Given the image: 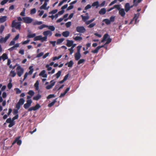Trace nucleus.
I'll return each mask as SVG.
<instances>
[{
  "instance_id": "f257e3e1",
  "label": "nucleus",
  "mask_w": 156,
  "mask_h": 156,
  "mask_svg": "<svg viewBox=\"0 0 156 156\" xmlns=\"http://www.w3.org/2000/svg\"><path fill=\"white\" fill-rule=\"evenodd\" d=\"M21 23L20 22H16L15 20L12 21L11 25L12 27H15L17 30H20L21 29Z\"/></svg>"
},
{
  "instance_id": "f03ea898",
  "label": "nucleus",
  "mask_w": 156,
  "mask_h": 156,
  "mask_svg": "<svg viewBox=\"0 0 156 156\" xmlns=\"http://www.w3.org/2000/svg\"><path fill=\"white\" fill-rule=\"evenodd\" d=\"M16 71L18 76L21 77L23 73L24 69L20 66H18L16 68Z\"/></svg>"
},
{
  "instance_id": "7ed1b4c3",
  "label": "nucleus",
  "mask_w": 156,
  "mask_h": 156,
  "mask_svg": "<svg viewBox=\"0 0 156 156\" xmlns=\"http://www.w3.org/2000/svg\"><path fill=\"white\" fill-rule=\"evenodd\" d=\"M77 32L80 33H84L86 31V29L83 26H77L76 28Z\"/></svg>"
},
{
  "instance_id": "20e7f679",
  "label": "nucleus",
  "mask_w": 156,
  "mask_h": 156,
  "mask_svg": "<svg viewBox=\"0 0 156 156\" xmlns=\"http://www.w3.org/2000/svg\"><path fill=\"white\" fill-rule=\"evenodd\" d=\"M25 102L24 99L23 98H20L19 102L17 103L16 105V108L20 109V106L23 105Z\"/></svg>"
},
{
  "instance_id": "39448f33",
  "label": "nucleus",
  "mask_w": 156,
  "mask_h": 156,
  "mask_svg": "<svg viewBox=\"0 0 156 156\" xmlns=\"http://www.w3.org/2000/svg\"><path fill=\"white\" fill-rule=\"evenodd\" d=\"M33 68V66H30L29 67V69L30 70L29 72L28 73H27V72L25 73L24 76L23 80H24L27 78L28 74L29 75H31L32 74L34 71V69Z\"/></svg>"
},
{
  "instance_id": "423d86ee",
  "label": "nucleus",
  "mask_w": 156,
  "mask_h": 156,
  "mask_svg": "<svg viewBox=\"0 0 156 156\" xmlns=\"http://www.w3.org/2000/svg\"><path fill=\"white\" fill-rule=\"evenodd\" d=\"M6 122L7 123H9V124L8 125V127L9 128L12 127L15 125V122L14 121L11 120V119L10 118L7 119Z\"/></svg>"
},
{
  "instance_id": "0eeeda50",
  "label": "nucleus",
  "mask_w": 156,
  "mask_h": 156,
  "mask_svg": "<svg viewBox=\"0 0 156 156\" xmlns=\"http://www.w3.org/2000/svg\"><path fill=\"white\" fill-rule=\"evenodd\" d=\"M23 22L26 23H31L33 21V19L29 17H25L23 18Z\"/></svg>"
},
{
  "instance_id": "6e6552de",
  "label": "nucleus",
  "mask_w": 156,
  "mask_h": 156,
  "mask_svg": "<svg viewBox=\"0 0 156 156\" xmlns=\"http://www.w3.org/2000/svg\"><path fill=\"white\" fill-rule=\"evenodd\" d=\"M40 107V105L39 104H37L35 106H33L29 108L28 111L29 112H30L32 111H36L39 109Z\"/></svg>"
},
{
  "instance_id": "1a4fd4ad",
  "label": "nucleus",
  "mask_w": 156,
  "mask_h": 156,
  "mask_svg": "<svg viewBox=\"0 0 156 156\" xmlns=\"http://www.w3.org/2000/svg\"><path fill=\"white\" fill-rule=\"evenodd\" d=\"M32 103V101L31 100H27V103L24 105V108L26 109L28 108L30 106Z\"/></svg>"
},
{
  "instance_id": "9d476101",
  "label": "nucleus",
  "mask_w": 156,
  "mask_h": 156,
  "mask_svg": "<svg viewBox=\"0 0 156 156\" xmlns=\"http://www.w3.org/2000/svg\"><path fill=\"white\" fill-rule=\"evenodd\" d=\"M20 136H18V137H16V138L15 141L12 144H14L15 143H16L18 145H20L22 143V141L21 140H20Z\"/></svg>"
},
{
  "instance_id": "9b49d317",
  "label": "nucleus",
  "mask_w": 156,
  "mask_h": 156,
  "mask_svg": "<svg viewBox=\"0 0 156 156\" xmlns=\"http://www.w3.org/2000/svg\"><path fill=\"white\" fill-rule=\"evenodd\" d=\"M50 85H48L46 87V88L48 90L51 89L55 85V82L53 80H51L50 81Z\"/></svg>"
},
{
  "instance_id": "f8f14e48",
  "label": "nucleus",
  "mask_w": 156,
  "mask_h": 156,
  "mask_svg": "<svg viewBox=\"0 0 156 156\" xmlns=\"http://www.w3.org/2000/svg\"><path fill=\"white\" fill-rule=\"evenodd\" d=\"M104 47V45H102L101 46H99L97 47L94 50H92L91 52L93 53H98L99 50L102 48Z\"/></svg>"
},
{
  "instance_id": "ddd939ff",
  "label": "nucleus",
  "mask_w": 156,
  "mask_h": 156,
  "mask_svg": "<svg viewBox=\"0 0 156 156\" xmlns=\"http://www.w3.org/2000/svg\"><path fill=\"white\" fill-rule=\"evenodd\" d=\"M43 34L44 36L47 37V36H51L52 34V32L50 30H47L43 32Z\"/></svg>"
},
{
  "instance_id": "4468645a",
  "label": "nucleus",
  "mask_w": 156,
  "mask_h": 156,
  "mask_svg": "<svg viewBox=\"0 0 156 156\" xmlns=\"http://www.w3.org/2000/svg\"><path fill=\"white\" fill-rule=\"evenodd\" d=\"M46 71L45 70H43L40 73L39 75L42 76L44 78H47V75L45 73Z\"/></svg>"
},
{
  "instance_id": "2eb2a0df",
  "label": "nucleus",
  "mask_w": 156,
  "mask_h": 156,
  "mask_svg": "<svg viewBox=\"0 0 156 156\" xmlns=\"http://www.w3.org/2000/svg\"><path fill=\"white\" fill-rule=\"evenodd\" d=\"M131 8V7H130L129 3H127L125 4V11L126 12H127Z\"/></svg>"
},
{
  "instance_id": "dca6fc26",
  "label": "nucleus",
  "mask_w": 156,
  "mask_h": 156,
  "mask_svg": "<svg viewBox=\"0 0 156 156\" xmlns=\"http://www.w3.org/2000/svg\"><path fill=\"white\" fill-rule=\"evenodd\" d=\"M7 17L6 16H1L0 17V23H2L5 22L7 19Z\"/></svg>"
},
{
  "instance_id": "f3484780",
  "label": "nucleus",
  "mask_w": 156,
  "mask_h": 156,
  "mask_svg": "<svg viewBox=\"0 0 156 156\" xmlns=\"http://www.w3.org/2000/svg\"><path fill=\"white\" fill-rule=\"evenodd\" d=\"M119 14L121 16L124 17L125 15V12L124 9H121L119 11Z\"/></svg>"
},
{
  "instance_id": "a211bd4d",
  "label": "nucleus",
  "mask_w": 156,
  "mask_h": 156,
  "mask_svg": "<svg viewBox=\"0 0 156 156\" xmlns=\"http://www.w3.org/2000/svg\"><path fill=\"white\" fill-rule=\"evenodd\" d=\"M67 43L66 45L68 47L71 46L73 44V41L72 40H67Z\"/></svg>"
},
{
  "instance_id": "6ab92c4d",
  "label": "nucleus",
  "mask_w": 156,
  "mask_h": 156,
  "mask_svg": "<svg viewBox=\"0 0 156 156\" xmlns=\"http://www.w3.org/2000/svg\"><path fill=\"white\" fill-rule=\"evenodd\" d=\"M19 46V43L16 44L14 46L9 48L8 50L10 51H12L14 49H15L16 48H17Z\"/></svg>"
},
{
  "instance_id": "aec40b11",
  "label": "nucleus",
  "mask_w": 156,
  "mask_h": 156,
  "mask_svg": "<svg viewBox=\"0 0 156 156\" xmlns=\"http://www.w3.org/2000/svg\"><path fill=\"white\" fill-rule=\"evenodd\" d=\"M81 56V55L80 53H76L75 55V60L77 61L80 58Z\"/></svg>"
},
{
  "instance_id": "412c9836",
  "label": "nucleus",
  "mask_w": 156,
  "mask_h": 156,
  "mask_svg": "<svg viewBox=\"0 0 156 156\" xmlns=\"http://www.w3.org/2000/svg\"><path fill=\"white\" fill-rule=\"evenodd\" d=\"M106 12V9L104 8H103L101 9L99 12V13L100 15H104L105 13Z\"/></svg>"
},
{
  "instance_id": "4be33fe9",
  "label": "nucleus",
  "mask_w": 156,
  "mask_h": 156,
  "mask_svg": "<svg viewBox=\"0 0 156 156\" xmlns=\"http://www.w3.org/2000/svg\"><path fill=\"white\" fill-rule=\"evenodd\" d=\"M41 97V95L39 94H38L36 96H34L33 98V99L34 100L37 101Z\"/></svg>"
},
{
  "instance_id": "5701e85b",
  "label": "nucleus",
  "mask_w": 156,
  "mask_h": 156,
  "mask_svg": "<svg viewBox=\"0 0 156 156\" xmlns=\"http://www.w3.org/2000/svg\"><path fill=\"white\" fill-rule=\"evenodd\" d=\"M74 63L72 60H71L69 62H67L65 64V65L66 66L68 65V66L69 67H72Z\"/></svg>"
},
{
  "instance_id": "b1692460",
  "label": "nucleus",
  "mask_w": 156,
  "mask_h": 156,
  "mask_svg": "<svg viewBox=\"0 0 156 156\" xmlns=\"http://www.w3.org/2000/svg\"><path fill=\"white\" fill-rule=\"evenodd\" d=\"M47 5V2H44V4H43V5H42L40 8V9H43L45 10L48 9V8H47L46 7V6Z\"/></svg>"
},
{
  "instance_id": "393cba45",
  "label": "nucleus",
  "mask_w": 156,
  "mask_h": 156,
  "mask_svg": "<svg viewBox=\"0 0 156 156\" xmlns=\"http://www.w3.org/2000/svg\"><path fill=\"white\" fill-rule=\"evenodd\" d=\"M62 35L64 37H67L69 36V32L68 31H65L62 32Z\"/></svg>"
},
{
  "instance_id": "a878e982",
  "label": "nucleus",
  "mask_w": 156,
  "mask_h": 156,
  "mask_svg": "<svg viewBox=\"0 0 156 156\" xmlns=\"http://www.w3.org/2000/svg\"><path fill=\"white\" fill-rule=\"evenodd\" d=\"M35 36L36 34L35 33L33 34H29L27 36V38L28 39L30 38L34 37Z\"/></svg>"
},
{
  "instance_id": "bb28decb",
  "label": "nucleus",
  "mask_w": 156,
  "mask_h": 156,
  "mask_svg": "<svg viewBox=\"0 0 156 156\" xmlns=\"http://www.w3.org/2000/svg\"><path fill=\"white\" fill-rule=\"evenodd\" d=\"M1 56L3 61H5V60L6 59H7L8 58L7 55L6 53H4Z\"/></svg>"
},
{
  "instance_id": "cd10ccee",
  "label": "nucleus",
  "mask_w": 156,
  "mask_h": 156,
  "mask_svg": "<svg viewBox=\"0 0 156 156\" xmlns=\"http://www.w3.org/2000/svg\"><path fill=\"white\" fill-rule=\"evenodd\" d=\"M81 17H82L83 20L84 22L85 21L89 19V16H83V15H81Z\"/></svg>"
},
{
  "instance_id": "c85d7f7f",
  "label": "nucleus",
  "mask_w": 156,
  "mask_h": 156,
  "mask_svg": "<svg viewBox=\"0 0 156 156\" xmlns=\"http://www.w3.org/2000/svg\"><path fill=\"white\" fill-rule=\"evenodd\" d=\"M64 40V38H62L58 39L56 42V44L57 45L59 44L62 43Z\"/></svg>"
},
{
  "instance_id": "c756f323",
  "label": "nucleus",
  "mask_w": 156,
  "mask_h": 156,
  "mask_svg": "<svg viewBox=\"0 0 156 156\" xmlns=\"http://www.w3.org/2000/svg\"><path fill=\"white\" fill-rule=\"evenodd\" d=\"M41 36L39 35L37 36H35L34 39V41H37L38 40H41Z\"/></svg>"
},
{
  "instance_id": "7c9ffc66",
  "label": "nucleus",
  "mask_w": 156,
  "mask_h": 156,
  "mask_svg": "<svg viewBox=\"0 0 156 156\" xmlns=\"http://www.w3.org/2000/svg\"><path fill=\"white\" fill-rule=\"evenodd\" d=\"M56 98L54 99L52 102L48 104V106L49 107H51L53 106L54 105L55 103L56 102Z\"/></svg>"
},
{
  "instance_id": "2f4dec72",
  "label": "nucleus",
  "mask_w": 156,
  "mask_h": 156,
  "mask_svg": "<svg viewBox=\"0 0 156 156\" xmlns=\"http://www.w3.org/2000/svg\"><path fill=\"white\" fill-rule=\"evenodd\" d=\"M139 15V13H137V14H135L134 17L133 18V20L135 21V23L136 22L137 19L138 18Z\"/></svg>"
},
{
  "instance_id": "473e14b6",
  "label": "nucleus",
  "mask_w": 156,
  "mask_h": 156,
  "mask_svg": "<svg viewBox=\"0 0 156 156\" xmlns=\"http://www.w3.org/2000/svg\"><path fill=\"white\" fill-rule=\"evenodd\" d=\"M39 82L38 80H37L34 84V86L36 90H38L39 89Z\"/></svg>"
},
{
  "instance_id": "72a5a7b5",
  "label": "nucleus",
  "mask_w": 156,
  "mask_h": 156,
  "mask_svg": "<svg viewBox=\"0 0 156 156\" xmlns=\"http://www.w3.org/2000/svg\"><path fill=\"white\" fill-rule=\"evenodd\" d=\"M103 21L105 22L106 24L107 25H108L110 24L111 23L110 20L108 19H104L103 20Z\"/></svg>"
},
{
  "instance_id": "f704fd0d",
  "label": "nucleus",
  "mask_w": 156,
  "mask_h": 156,
  "mask_svg": "<svg viewBox=\"0 0 156 156\" xmlns=\"http://www.w3.org/2000/svg\"><path fill=\"white\" fill-rule=\"evenodd\" d=\"M73 39L76 41H80L82 40V38L80 36H76L75 37H73Z\"/></svg>"
},
{
  "instance_id": "c9c22d12",
  "label": "nucleus",
  "mask_w": 156,
  "mask_h": 156,
  "mask_svg": "<svg viewBox=\"0 0 156 156\" xmlns=\"http://www.w3.org/2000/svg\"><path fill=\"white\" fill-rule=\"evenodd\" d=\"M61 71H59L58 73H56L54 76H55L57 79H58L61 76Z\"/></svg>"
},
{
  "instance_id": "e433bc0d",
  "label": "nucleus",
  "mask_w": 156,
  "mask_h": 156,
  "mask_svg": "<svg viewBox=\"0 0 156 156\" xmlns=\"http://www.w3.org/2000/svg\"><path fill=\"white\" fill-rule=\"evenodd\" d=\"M48 27V26H47V25H45V24H43V25L38 27V29H39L40 30H41L44 28Z\"/></svg>"
},
{
  "instance_id": "4c0bfd02",
  "label": "nucleus",
  "mask_w": 156,
  "mask_h": 156,
  "mask_svg": "<svg viewBox=\"0 0 156 156\" xmlns=\"http://www.w3.org/2000/svg\"><path fill=\"white\" fill-rule=\"evenodd\" d=\"M95 19L94 18L93 19H91V20L87 21L85 23L87 25H88L91 23H92V22H93V21H94Z\"/></svg>"
},
{
  "instance_id": "58836bf2",
  "label": "nucleus",
  "mask_w": 156,
  "mask_h": 156,
  "mask_svg": "<svg viewBox=\"0 0 156 156\" xmlns=\"http://www.w3.org/2000/svg\"><path fill=\"white\" fill-rule=\"evenodd\" d=\"M42 23L41 21H36L33 23V24L34 25H40Z\"/></svg>"
},
{
  "instance_id": "ea45409f",
  "label": "nucleus",
  "mask_w": 156,
  "mask_h": 156,
  "mask_svg": "<svg viewBox=\"0 0 156 156\" xmlns=\"http://www.w3.org/2000/svg\"><path fill=\"white\" fill-rule=\"evenodd\" d=\"M27 94L31 96H32L34 94V92L32 90H30L27 93Z\"/></svg>"
},
{
  "instance_id": "a19ab883",
  "label": "nucleus",
  "mask_w": 156,
  "mask_h": 156,
  "mask_svg": "<svg viewBox=\"0 0 156 156\" xmlns=\"http://www.w3.org/2000/svg\"><path fill=\"white\" fill-rule=\"evenodd\" d=\"M5 29V27L4 25H1L0 27V34H2L3 32Z\"/></svg>"
},
{
  "instance_id": "79ce46f5",
  "label": "nucleus",
  "mask_w": 156,
  "mask_h": 156,
  "mask_svg": "<svg viewBox=\"0 0 156 156\" xmlns=\"http://www.w3.org/2000/svg\"><path fill=\"white\" fill-rule=\"evenodd\" d=\"M49 30H51V31H54L55 29V27L53 26H48V27Z\"/></svg>"
},
{
  "instance_id": "37998d69",
  "label": "nucleus",
  "mask_w": 156,
  "mask_h": 156,
  "mask_svg": "<svg viewBox=\"0 0 156 156\" xmlns=\"http://www.w3.org/2000/svg\"><path fill=\"white\" fill-rule=\"evenodd\" d=\"M10 74L12 77H14L16 76V73L14 71L11 70L10 72Z\"/></svg>"
},
{
  "instance_id": "c03bdc74",
  "label": "nucleus",
  "mask_w": 156,
  "mask_h": 156,
  "mask_svg": "<svg viewBox=\"0 0 156 156\" xmlns=\"http://www.w3.org/2000/svg\"><path fill=\"white\" fill-rule=\"evenodd\" d=\"M75 45L72 46V47L68 49V50L70 51V54H72L73 52V48L75 47Z\"/></svg>"
},
{
  "instance_id": "a18cd8bd",
  "label": "nucleus",
  "mask_w": 156,
  "mask_h": 156,
  "mask_svg": "<svg viewBox=\"0 0 156 156\" xmlns=\"http://www.w3.org/2000/svg\"><path fill=\"white\" fill-rule=\"evenodd\" d=\"M58 11V10L57 9L53 10L49 12V14H54L56 13Z\"/></svg>"
},
{
  "instance_id": "49530a36",
  "label": "nucleus",
  "mask_w": 156,
  "mask_h": 156,
  "mask_svg": "<svg viewBox=\"0 0 156 156\" xmlns=\"http://www.w3.org/2000/svg\"><path fill=\"white\" fill-rule=\"evenodd\" d=\"M62 56V55H59L58 57H57L56 56L54 57L53 58V60L55 61L57 59H60Z\"/></svg>"
},
{
  "instance_id": "de8ad7c7",
  "label": "nucleus",
  "mask_w": 156,
  "mask_h": 156,
  "mask_svg": "<svg viewBox=\"0 0 156 156\" xmlns=\"http://www.w3.org/2000/svg\"><path fill=\"white\" fill-rule=\"evenodd\" d=\"M55 95L54 94H51L49 95L47 97V99H49L53 98H55Z\"/></svg>"
},
{
  "instance_id": "09e8293b",
  "label": "nucleus",
  "mask_w": 156,
  "mask_h": 156,
  "mask_svg": "<svg viewBox=\"0 0 156 156\" xmlns=\"http://www.w3.org/2000/svg\"><path fill=\"white\" fill-rule=\"evenodd\" d=\"M47 37L45 36L43 37H42L41 36V42H43L44 41H47Z\"/></svg>"
},
{
  "instance_id": "8fccbe9b",
  "label": "nucleus",
  "mask_w": 156,
  "mask_h": 156,
  "mask_svg": "<svg viewBox=\"0 0 156 156\" xmlns=\"http://www.w3.org/2000/svg\"><path fill=\"white\" fill-rule=\"evenodd\" d=\"M19 109H18V108H17V109H15L13 110V114L14 115H16L18 114V110Z\"/></svg>"
},
{
  "instance_id": "3c124183",
  "label": "nucleus",
  "mask_w": 156,
  "mask_h": 156,
  "mask_svg": "<svg viewBox=\"0 0 156 156\" xmlns=\"http://www.w3.org/2000/svg\"><path fill=\"white\" fill-rule=\"evenodd\" d=\"M19 117L18 114H16L15 116L13 117L11 120L13 121H14L15 120L17 119Z\"/></svg>"
},
{
  "instance_id": "603ef678",
  "label": "nucleus",
  "mask_w": 156,
  "mask_h": 156,
  "mask_svg": "<svg viewBox=\"0 0 156 156\" xmlns=\"http://www.w3.org/2000/svg\"><path fill=\"white\" fill-rule=\"evenodd\" d=\"M95 25H96V24L94 23H91L90 24V25L88 26V27H89V28H92L93 27H94L95 26Z\"/></svg>"
},
{
  "instance_id": "864d4df0",
  "label": "nucleus",
  "mask_w": 156,
  "mask_h": 156,
  "mask_svg": "<svg viewBox=\"0 0 156 156\" xmlns=\"http://www.w3.org/2000/svg\"><path fill=\"white\" fill-rule=\"evenodd\" d=\"M114 9L116 8L119 11L121 9L120 7V5H115L114 6Z\"/></svg>"
},
{
  "instance_id": "5fc2aeb1",
  "label": "nucleus",
  "mask_w": 156,
  "mask_h": 156,
  "mask_svg": "<svg viewBox=\"0 0 156 156\" xmlns=\"http://www.w3.org/2000/svg\"><path fill=\"white\" fill-rule=\"evenodd\" d=\"M8 1V0H3L2 1L1 3V4L2 5H3L6 4Z\"/></svg>"
},
{
  "instance_id": "6e6d98bb",
  "label": "nucleus",
  "mask_w": 156,
  "mask_h": 156,
  "mask_svg": "<svg viewBox=\"0 0 156 156\" xmlns=\"http://www.w3.org/2000/svg\"><path fill=\"white\" fill-rule=\"evenodd\" d=\"M36 12V9L35 8L32 9L30 11V13L31 14H34Z\"/></svg>"
},
{
  "instance_id": "4d7b16f0",
  "label": "nucleus",
  "mask_w": 156,
  "mask_h": 156,
  "mask_svg": "<svg viewBox=\"0 0 156 156\" xmlns=\"http://www.w3.org/2000/svg\"><path fill=\"white\" fill-rule=\"evenodd\" d=\"M85 61V60L84 59H80L78 62V64L80 65Z\"/></svg>"
},
{
  "instance_id": "13d9d810",
  "label": "nucleus",
  "mask_w": 156,
  "mask_h": 156,
  "mask_svg": "<svg viewBox=\"0 0 156 156\" xmlns=\"http://www.w3.org/2000/svg\"><path fill=\"white\" fill-rule=\"evenodd\" d=\"M112 41V39L110 38L106 40V42L105 43V44H108L110 43Z\"/></svg>"
},
{
  "instance_id": "bf43d9fd",
  "label": "nucleus",
  "mask_w": 156,
  "mask_h": 156,
  "mask_svg": "<svg viewBox=\"0 0 156 156\" xmlns=\"http://www.w3.org/2000/svg\"><path fill=\"white\" fill-rule=\"evenodd\" d=\"M115 16H111L109 20L110 21V22H113L115 21Z\"/></svg>"
},
{
  "instance_id": "052dcab7",
  "label": "nucleus",
  "mask_w": 156,
  "mask_h": 156,
  "mask_svg": "<svg viewBox=\"0 0 156 156\" xmlns=\"http://www.w3.org/2000/svg\"><path fill=\"white\" fill-rule=\"evenodd\" d=\"M15 89L16 90V94H18L21 93V91L19 88H16Z\"/></svg>"
},
{
  "instance_id": "680f3d73",
  "label": "nucleus",
  "mask_w": 156,
  "mask_h": 156,
  "mask_svg": "<svg viewBox=\"0 0 156 156\" xmlns=\"http://www.w3.org/2000/svg\"><path fill=\"white\" fill-rule=\"evenodd\" d=\"M71 25V22H69L66 23V26L67 27H70Z\"/></svg>"
},
{
  "instance_id": "e2e57ef3",
  "label": "nucleus",
  "mask_w": 156,
  "mask_h": 156,
  "mask_svg": "<svg viewBox=\"0 0 156 156\" xmlns=\"http://www.w3.org/2000/svg\"><path fill=\"white\" fill-rule=\"evenodd\" d=\"M10 34H8L7 36H6L4 38H5V41L6 42L7 40L9 39V38L10 37Z\"/></svg>"
},
{
  "instance_id": "0e129e2a",
  "label": "nucleus",
  "mask_w": 156,
  "mask_h": 156,
  "mask_svg": "<svg viewBox=\"0 0 156 156\" xmlns=\"http://www.w3.org/2000/svg\"><path fill=\"white\" fill-rule=\"evenodd\" d=\"M15 44V41L13 39V40L11 41L9 44V46H12V45H13Z\"/></svg>"
},
{
  "instance_id": "69168bd1",
  "label": "nucleus",
  "mask_w": 156,
  "mask_h": 156,
  "mask_svg": "<svg viewBox=\"0 0 156 156\" xmlns=\"http://www.w3.org/2000/svg\"><path fill=\"white\" fill-rule=\"evenodd\" d=\"M46 67L47 68V70L48 71H50L52 69V68L49 66V65L47 64L46 66Z\"/></svg>"
},
{
  "instance_id": "338daca9",
  "label": "nucleus",
  "mask_w": 156,
  "mask_h": 156,
  "mask_svg": "<svg viewBox=\"0 0 156 156\" xmlns=\"http://www.w3.org/2000/svg\"><path fill=\"white\" fill-rule=\"evenodd\" d=\"M43 54H44L43 52H41L37 55L36 56V57L39 58V57L42 56L43 55Z\"/></svg>"
},
{
  "instance_id": "774afa93",
  "label": "nucleus",
  "mask_w": 156,
  "mask_h": 156,
  "mask_svg": "<svg viewBox=\"0 0 156 156\" xmlns=\"http://www.w3.org/2000/svg\"><path fill=\"white\" fill-rule=\"evenodd\" d=\"M91 7V6L90 5L88 4L87 5L85 8V10H87Z\"/></svg>"
}]
</instances>
